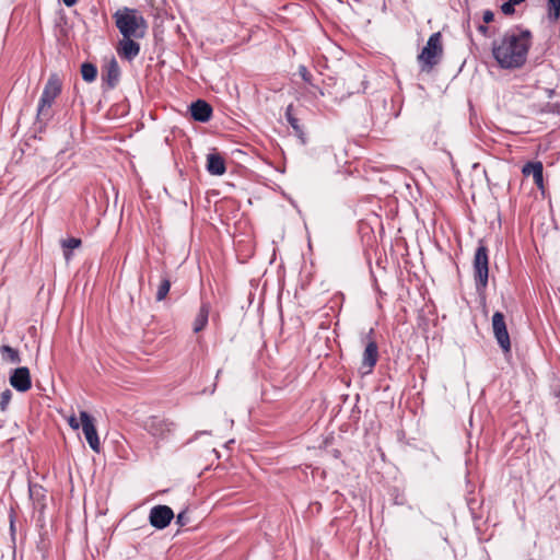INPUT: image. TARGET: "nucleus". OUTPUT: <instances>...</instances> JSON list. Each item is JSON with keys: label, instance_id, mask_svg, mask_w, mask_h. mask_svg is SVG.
<instances>
[{"label": "nucleus", "instance_id": "2f4dec72", "mask_svg": "<svg viewBox=\"0 0 560 560\" xmlns=\"http://www.w3.org/2000/svg\"><path fill=\"white\" fill-rule=\"evenodd\" d=\"M10 528H11V530L14 529V521H13V518H11V521H10Z\"/></svg>", "mask_w": 560, "mask_h": 560}, {"label": "nucleus", "instance_id": "aec40b11", "mask_svg": "<svg viewBox=\"0 0 560 560\" xmlns=\"http://www.w3.org/2000/svg\"><path fill=\"white\" fill-rule=\"evenodd\" d=\"M285 118L288 120V122L290 124V126L293 128V130L295 131V133L299 136V137H302L303 135V128L302 126L299 124V119L293 115V106L292 105H289L287 107V110H285Z\"/></svg>", "mask_w": 560, "mask_h": 560}, {"label": "nucleus", "instance_id": "cd10ccee", "mask_svg": "<svg viewBox=\"0 0 560 560\" xmlns=\"http://www.w3.org/2000/svg\"><path fill=\"white\" fill-rule=\"evenodd\" d=\"M485 24H489L494 20V13L491 10H486L482 14Z\"/></svg>", "mask_w": 560, "mask_h": 560}, {"label": "nucleus", "instance_id": "6ab92c4d", "mask_svg": "<svg viewBox=\"0 0 560 560\" xmlns=\"http://www.w3.org/2000/svg\"><path fill=\"white\" fill-rule=\"evenodd\" d=\"M61 247L63 249V256L67 261L71 259V250L81 246V240L77 237H69L66 240H61Z\"/></svg>", "mask_w": 560, "mask_h": 560}, {"label": "nucleus", "instance_id": "393cba45", "mask_svg": "<svg viewBox=\"0 0 560 560\" xmlns=\"http://www.w3.org/2000/svg\"><path fill=\"white\" fill-rule=\"evenodd\" d=\"M11 398H12V393L10 389H5L1 393L0 395V409L2 411H5L10 401H11Z\"/></svg>", "mask_w": 560, "mask_h": 560}, {"label": "nucleus", "instance_id": "f257e3e1", "mask_svg": "<svg viewBox=\"0 0 560 560\" xmlns=\"http://www.w3.org/2000/svg\"><path fill=\"white\" fill-rule=\"evenodd\" d=\"M532 46L529 31H509L500 40L492 44V56L498 66L506 70L522 68Z\"/></svg>", "mask_w": 560, "mask_h": 560}, {"label": "nucleus", "instance_id": "b1692460", "mask_svg": "<svg viewBox=\"0 0 560 560\" xmlns=\"http://www.w3.org/2000/svg\"><path fill=\"white\" fill-rule=\"evenodd\" d=\"M525 0H508L501 5V11L505 15H512L515 12L514 7L521 4Z\"/></svg>", "mask_w": 560, "mask_h": 560}, {"label": "nucleus", "instance_id": "412c9836", "mask_svg": "<svg viewBox=\"0 0 560 560\" xmlns=\"http://www.w3.org/2000/svg\"><path fill=\"white\" fill-rule=\"evenodd\" d=\"M81 75L84 81L92 82L96 79L97 69L93 63L84 62L81 66Z\"/></svg>", "mask_w": 560, "mask_h": 560}, {"label": "nucleus", "instance_id": "0eeeda50", "mask_svg": "<svg viewBox=\"0 0 560 560\" xmlns=\"http://www.w3.org/2000/svg\"><path fill=\"white\" fill-rule=\"evenodd\" d=\"M80 420L86 442L94 452L100 453L101 443L93 418L86 411H81Z\"/></svg>", "mask_w": 560, "mask_h": 560}, {"label": "nucleus", "instance_id": "f8f14e48", "mask_svg": "<svg viewBox=\"0 0 560 560\" xmlns=\"http://www.w3.org/2000/svg\"><path fill=\"white\" fill-rule=\"evenodd\" d=\"M135 37H122L117 46L118 55L127 60L135 59L140 52V45L135 40Z\"/></svg>", "mask_w": 560, "mask_h": 560}, {"label": "nucleus", "instance_id": "7c9ffc66", "mask_svg": "<svg viewBox=\"0 0 560 560\" xmlns=\"http://www.w3.org/2000/svg\"><path fill=\"white\" fill-rule=\"evenodd\" d=\"M78 0H62V2L67 5V7H72L77 3Z\"/></svg>", "mask_w": 560, "mask_h": 560}, {"label": "nucleus", "instance_id": "2eb2a0df", "mask_svg": "<svg viewBox=\"0 0 560 560\" xmlns=\"http://www.w3.org/2000/svg\"><path fill=\"white\" fill-rule=\"evenodd\" d=\"M210 311H211L210 303L203 301L201 303L200 308H199V311L194 319V323H192V330L195 334H198L206 328L208 320H209Z\"/></svg>", "mask_w": 560, "mask_h": 560}, {"label": "nucleus", "instance_id": "c85d7f7f", "mask_svg": "<svg viewBox=\"0 0 560 560\" xmlns=\"http://www.w3.org/2000/svg\"><path fill=\"white\" fill-rule=\"evenodd\" d=\"M68 423L69 425L73 429V430H78L81 425V423L78 421V419L75 418L74 415H71L69 418H68Z\"/></svg>", "mask_w": 560, "mask_h": 560}, {"label": "nucleus", "instance_id": "39448f33", "mask_svg": "<svg viewBox=\"0 0 560 560\" xmlns=\"http://www.w3.org/2000/svg\"><path fill=\"white\" fill-rule=\"evenodd\" d=\"M474 278L477 291H483L488 285L489 278L488 248L483 244H480L475 252Z\"/></svg>", "mask_w": 560, "mask_h": 560}, {"label": "nucleus", "instance_id": "6e6552de", "mask_svg": "<svg viewBox=\"0 0 560 560\" xmlns=\"http://www.w3.org/2000/svg\"><path fill=\"white\" fill-rule=\"evenodd\" d=\"M373 330L368 336L365 349L362 355L361 370L363 374H369L373 371L378 360V347L376 341L371 337Z\"/></svg>", "mask_w": 560, "mask_h": 560}, {"label": "nucleus", "instance_id": "5701e85b", "mask_svg": "<svg viewBox=\"0 0 560 560\" xmlns=\"http://www.w3.org/2000/svg\"><path fill=\"white\" fill-rule=\"evenodd\" d=\"M171 289V280L168 277H163L156 291V301H163L167 296Z\"/></svg>", "mask_w": 560, "mask_h": 560}, {"label": "nucleus", "instance_id": "ddd939ff", "mask_svg": "<svg viewBox=\"0 0 560 560\" xmlns=\"http://www.w3.org/2000/svg\"><path fill=\"white\" fill-rule=\"evenodd\" d=\"M522 173L524 176H533L534 183L538 189L544 191V165L540 161L527 162L523 168Z\"/></svg>", "mask_w": 560, "mask_h": 560}, {"label": "nucleus", "instance_id": "dca6fc26", "mask_svg": "<svg viewBox=\"0 0 560 560\" xmlns=\"http://www.w3.org/2000/svg\"><path fill=\"white\" fill-rule=\"evenodd\" d=\"M207 171L211 175L220 176L226 171L225 161L219 153H210L207 156Z\"/></svg>", "mask_w": 560, "mask_h": 560}, {"label": "nucleus", "instance_id": "c756f323", "mask_svg": "<svg viewBox=\"0 0 560 560\" xmlns=\"http://www.w3.org/2000/svg\"><path fill=\"white\" fill-rule=\"evenodd\" d=\"M478 32L481 33L483 36H489V27L486 25H479Z\"/></svg>", "mask_w": 560, "mask_h": 560}, {"label": "nucleus", "instance_id": "f3484780", "mask_svg": "<svg viewBox=\"0 0 560 560\" xmlns=\"http://www.w3.org/2000/svg\"><path fill=\"white\" fill-rule=\"evenodd\" d=\"M120 75V69L115 58L107 63L105 73H103V80L107 82L109 88H114Z\"/></svg>", "mask_w": 560, "mask_h": 560}, {"label": "nucleus", "instance_id": "a878e982", "mask_svg": "<svg viewBox=\"0 0 560 560\" xmlns=\"http://www.w3.org/2000/svg\"><path fill=\"white\" fill-rule=\"evenodd\" d=\"M299 73L306 83L313 85L312 74L308 72L305 66H300Z\"/></svg>", "mask_w": 560, "mask_h": 560}, {"label": "nucleus", "instance_id": "9d476101", "mask_svg": "<svg viewBox=\"0 0 560 560\" xmlns=\"http://www.w3.org/2000/svg\"><path fill=\"white\" fill-rule=\"evenodd\" d=\"M10 385L18 392L25 393L32 387V377L28 368L14 369L9 377Z\"/></svg>", "mask_w": 560, "mask_h": 560}, {"label": "nucleus", "instance_id": "4468645a", "mask_svg": "<svg viewBox=\"0 0 560 560\" xmlns=\"http://www.w3.org/2000/svg\"><path fill=\"white\" fill-rule=\"evenodd\" d=\"M189 109H190L191 117L196 121L207 122L212 117V107L210 104H208L203 100H198V101L194 102L190 105Z\"/></svg>", "mask_w": 560, "mask_h": 560}, {"label": "nucleus", "instance_id": "1a4fd4ad", "mask_svg": "<svg viewBox=\"0 0 560 560\" xmlns=\"http://www.w3.org/2000/svg\"><path fill=\"white\" fill-rule=\"evenodd\" d=\"M173 518H174V512L167 505L153 506L151 509L150 515H149L150 524L158 529L165 528L171 523V521Z\"/></svg>", "mask_w": 560, "mask_h": 560}, {"label": "nucleus", "instance_id": "20e7f679", "mask_svg": "<svg viewBox=\"0 0 560 560\" xmlns=\"http://www.w3.org/2000/svg\"><path fill=\"white\" fill-rule=\"evenodd\" d=\"M62 90V82L57 73H51L45 84L44 91L42 93L37 116L38 117H48L49 109L54 104L55 100L60 95Z\"/></svg>", "mask_w": 560, "mask_h": 560}, {"label": "nucleus", "instance_id": "9b49d317", "mask_svg": "<svg viewBox=\"0 0 560 560\" xmlns=\"http://www.w3.org/2000/svg\"><path fill=\"white\" fill-rule=\"evenodd\" d=\"M173 422L166 420V419H161L159 417H151L147 422H145V429L147 431L155 436V438H165L168 433L172 432L173 430Z\"/></svg>", "mask_w": 560, "mask_h": 560}, {"label": "nucleus", "instance_id": "4be33fe9", "mask_svg": "<svg viewBox=\"0 0 560 560\" xmlns=\"http://www.w3.org/2000/svg\"><path fill=\"white\" fill-rule=\"evenodd\" d=\"M548 19L556 22L560 18V0H547Z\"/></svg>", "mask_w": 560, "mask_h": 560}, {"label": "nucleus", "instance_id": "7ed1b4c3", "mask_svg": "<svg viewBox=\"0 0 560 560\" xmlns=\"http://www.w3.org/2000/svg\"><path fill=\"white\" fill-rule=\"evenodd\" d=\"M443 52L444 48L442 43V34L440 32L433 33L429 37L427 45L422 48L421 52L417 57L420 71L430 73L433 68L441 61Z\"/></svg>", "mask_w": 560, "mask_h": 560}, {"label": "nucleus", "instance_id": "a211bd4d", "mask_svg": "<svg viewBox=\"0 0 560 560\" xmlns=\"http://www.w3.org/2000/svg\"><path fill=\"white\" fill-rule=\"evenodd\" d=\"M0 353H1L2 360L5 362L12 363V364H19L22 361L20 352L16 349H14L8 345H3L0 347Z\"/></svg>", "mask_w": 560, "mask_h": 560}, {"label": "nucleus", "instance_id": "bb28decb", "mask_svg": "<svg viewBox=\"0 0 560 560\" xmlns=\"http://www.w3.org/2000/svg\"><path fill=\"white\" fill-rule=\"evenodd\" d=\"M189 522V516L187 514V511H182L177 517H176V523L179 525V526H185L186 524H188Z\"/></svg>", "mask_w": 560, "mask_h": 560}, {"label": "nucleus", "instance_id": "f03ea898", "mask_svg": "<svg viewBox=\"0 0 560 560\" xmlns=\"http://www.w3.org/2000/svg\"><path fill=\"white\" fill-rule=\"evenodd\" d=\"M113 19L122 37H144L148 23L138 10L125 7L117 10Z\"/></svg>", "mask_w": 560, "mask_h": 560}, {"label": "nucleus", "instance_id": "423d86ee", "mask_svg": "<svg viewBox=\"0 0 560 560\" xmlns=\"http://www.w3.org/2000/svg\"><path fill=\"white\" fill-rule=\"evenodd\" d=\"M492 330L501 349L504 352H509L511 350V341L505 318L501 312H495L492 316Z\"/></svg>", "mask_w": 560, "mask_h": 560}]
</instances>
